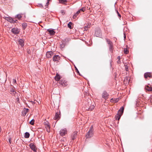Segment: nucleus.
I'll return each mask as SVG.
<instances>
[{
  "mask_svg": "<svg viewBox=\"0 0 152 152\" xmlns=\"http://www.w3.org/2000/svg\"><path fill=\"white\" fill-rule=\"evenodd\" d=\"M9 142L10 143H11V138H10L9 139Z\"/></svg>",
  "mask_w": 152,
  "mask_h": 152,
  "instance_id": "obj_39",
  "label": "nucleus"
},
{
  "mask_svg": "<svg viewBox=\"0 0 152 152\" xmlns=\"http://www.w3.org/2000/svg\"><path fill=\"white\" fill-rule=\"evenodd\" d=\"M29 146L31 149L32 150L34 151H36L37 149L36 148V146L33 143H31L29 145Z\"/></svg>",
  "mask_w": 152,
  "mask_h": 152,
  "instance_id": "obj_11",
  "label": "nucleus"
},
{
  "mask_svg": "<svg viewBox=\"0 0 152 152\" xmlns=\"http://www.w3.org/2000/svg\"><path fill=\"white\" fill-rule=\"evenodd\" d=\"M118 99H113L112 98L110 99V102H112L116 103L118 102Z\"/></svg>",
  "mask_w": 152,
  "mask_h": 152,
  "instance_id": "obj_22",
  "label": "nucleus"
},
{
  "mask_svg": "<svg viewBox=\"0 0 152 152\" xmlns=\"http://www.w3.org/2000/svg\"><path fill=\"white\" fill-rule=\"evenodd\" d=\"M93 135L94 132L93 126H91L90 128V129L87 133L86 135V137L87 138H90L92 137Z\"/></svg>",
  "mask_w": 152,
  "mask_h": 152,
  "instance_id": "obj_2",
  "label": "nucleus"
},
{
  "mask_svg": "<svg viewBox=\"0 0 152 152\" xmlns=\"http://www.w3.org/2000/svg\"><path fill=\"white\" fill-rule=\"evenodd\" d=\"M109 94L107 91H104L102 94V97L104 99L106 100L108 97Z\"/></svg>",
  "mask_w": 152,
  "mask_h": 152,
  "instance_id": "obj_6",
  "label": "nucleus"
},
{
  "mask_svg": "<svg viewBox=\"0 0 152 152\" xmlns=\"http://www.w3.org/2000/svg\"><path fill=\"white\" fill-rule=\"evenodd\" d=\"M124 37L125 39L126 38V35L125 34H124Z\"/></svg>",
  "mask_w": 152,
  "mask_h": 152,
  "instance_id": "obj_42",
  "label": "nucleus"
},
{
  "mask_svg": "<svg viewBox=\"0 0 152 152\" xmlns=\"http://www.w3.org/2000/svg\"><path fill=\"white\" fill-rule=\"evenodd\" d=\"M47 31L49 32V33L51 35H53L55 33V31L53 29L51 30L50 29H49L47 30Z\"/></svg>",
  "mask_w": 152,
  "mask_h": 152,
  "instance_id": "obj_17",
  "label": "nucleus"
},
{
  "mask_svg": "<svg viewBox=\"0 0 152 152\" xmlns=\"http://www.w3.org/2000/svg\"><path fill=\"white\" fill-rule=\"evenodd\" d=\"M144 76L145 78H147L148 77H152L151 73L149 72L145 73Z\"/></svg>",
  "mask_w": 152,
  "mask_h": 152,
  "instance_id": "obj_18",
  "label": "nucleus"
},
{
  "mask_svg": "<svg viewBox=\"0 0 152 152\" xmlns=\"http://www.w3.org/2000/svg\"><path fill=\"white\" fill-rule=\"evenodd\" d=\"M60 60V57L58 55L54 56L53 58V60L54 61L57 62Z\"/></svg>",
  "mask_w": 152,
  "mask_h": 152,
  "instance_id": "obj_9",
  "label": "nucleus"
},
{
  "mask_svg": "<svg viewBox=\"0 0 152 152\" xmlns=\"http://www.w3.org/2000/svg\"><path fill=\"white\" fill-rule=\"evenodd\" d=\"M29 109L27 108H24L22 112V114L23 115L25 116L27 113L28 112Z\"/></svg>",
  "mask_w": 152,
  "mask_h": 152,
  "instance_id": "obj_16",
  "label": "nucleus"
},
{
  "mask_svg": "<svg viewBox=\"0 0 152 152\" xmlns=\"http://www.w3.org/2000/svg\"><path fill=\"white\" fill-rule=\"evenodd\" d=\"M49 1H47V2L46 3L47 5H48V4H49Z\"/></svg>",
  "mask_w": 152,
  "mask_h": 152,
  "instance_id": "obj_40",
  "label": "nucleus"
},
{
  "mask_svg": "<svg viewBox=\"0 0 152 152\" xmlns=\"http://www.w3.org/2000/svg\"><path fill=\"white\" fill-rule=\"evenodd\" d=\"M88 106H89V104L90 105L88 107H85L86 109L87 110H92L93 109H94V105H91V101L90 99H89L88 100Z\"/></svg>",
  "mask_w": 152,
  "mask_h": 152,
  "instance_id": "obj_3",
  "label": "nucleus"
},
{
  "mask_svg": "<svg viewBox=\"0 0 152 152\" xmlns=\"http://www.w3.org/2000/svg\"><path fill=\"white\" fill-rule=\"evenodd\" d=\"M59 2L60 3L63 4L64 5H66L67 1L66 0H59Z\"/></svg>",
  "mask_w": 152,
  "mask_h": 152,
  "instance_id": "obj_21",
  "label": "nucleus"
},
{
  "mask_svg": "<svg viewBox=\"0 0 152 152\" xmlns=\"http://www.w3.org/2000/svg\"><path fill=\"white\" fill-rule=\"evenodd\" d=\"M118 58L119 59H120V57L119 56Z\"/></svg>",
  "mask_w": 152,
  "mask_h": 152,
  "instance_id": "obj_45",
  "label": "nucleus"
},
{
  "mask_svg": "<svg viewBox=\"0 0 152 152\" xmlns=\"http://www.w3.org/2000/svg\"><path fill=\"white\" fill-rule=\"evenodd\" d=\"M59 83L64 86H65L67 85V82L64 79H61L60 80L59 82Z\"/></svg>",
  "mask_w": 152,
  "mask_h": 152,
  "instance_id": "obj_7",
  "label": "nucleus"
},
{
  "mask_svg": "<svg viewBox=\"0 0 152 152\" xmlns=\"http://www.w3.org/2000/svg\"><path fill=\"white\" fill-rule=\"evenodd\" d=\"M124 53L126 54H127L129 52V51L127 49V48H125L124 49Z\"/></svg>",
  "mask_w": 152,
  "mask_h": 152,
  "instance_id": "obj_33",
  "label": "nucleus"
},
{
  "mask_svg": "<svg viewBox=\"0 0 152 152\" xmlns=\"http://www.w3.org/2000/svg\"><path fill=\"white\" fill-rule=\"evenodd\" d=\"M60 118L59 113L58 112L56 113L55 116L54 118V119L55 120L59 119Z\"/></svg>",
  "mask_w": 152,
  "mask_h": 152,
  "instance_id": "obj_19",
  "label": "nucleus"
},
{
  "mask_svg": "<svg viewBox=\"0 0 152 152\" xmlns=\"http://www.w3.org/2000/svg\"><path fill=\"white\" fill-rule=\"evenodd\" d=\"M12 32L15 34H18L20 32V30L17 28H14L12 29Z\"/></svg>",
  "mask_w": 152,
  "mask_h": 152,
  "instance_id": "obj_10",
  "label": "nucleus"
},
{
  "mask_svg": "<svg viewBox=\"0 0 152 152\" xmlns=\"http://www.w3.org/2000/svg\"><path fill=\"white\" fill-rule=\"evenodd\" d=\"M109 49L110 51L112 52L113 50V44L111 45H109Z\"/></svg>",
  "mask_w": 152,
  "mask_h": 152,
  "instance_id": "obj_29",
  "label": "nucleus"
},
{
  "mask_svg": "<svg viewBox=\"0 0 152 152\" xmlns=\"http://www.w3.org/2000/svg\"><path fill=\"white\" fill-rule=\"evenodd\" d=\"M117 14L118 15V16L120 17H121V15H120V14H119V12H118V11L117 10Z\"/></svg>",
  "mask_w": 152,
  "mask_h": 152,
  "instance_id": "obj_37",
  "label": "nucleus"
},
{
  "mask_svg": "<svg viewBox=\"0 0 152 152\" xmlns=\"http://www.w3.org/2000/svg\"><path fill=\"white\" fill-rule=\"evenodd\" d=\"M60 76L59 75L57 74L56 76L55 77V79L56 81H58L60 79Z\"/></svg>",
  "mask_w": 152,
  "mask_h": 152,
  "instance_id": "obj_23",
  "label": "nucleus"
},
{
  "mask_svg": "<svg viewBox=\"0 0 152 152\" xmlns=\"http://www.w3.org/2000/svg\"><path fill=\"white\" fill-rule=\"evenodd\" d=\"M10 92H11V94H15V93H16V92L14 91V90L12 88L10 90Z\"/></svg>",
  "mask_w": 152,
  "mask_h": 152,
  "instance_id": "obj_32",
  "label": "nucleus"
},
{
  "mask_svg": "<svg viewBox=\"0 0 152 152\" xmlns=\"http://www.w3.org/2000/svg\"><path fill=\"white\" fill-rule=\"evenodd\" d=\"M145 89L148 91H152V88L149 87L148 86L145 87Z\"/></svg>",
  "mask_w": 152,
  "mask_h": 152,
  "instance_id": "obj_25",
  "label": "nucleus"
},
{
  "mask_svg": "<svg viewBox=\"0 0 152 152\" xmlns=\"http://www.w3.org/2000/svg\"><path fill=\"white\" fill-rule=\"evenodd\" d=\"M18 44L20 45L22 47L24 45L23 40L22 39L19 40Z\"/></svg>",
  "mask_w": 152,
  "mask_h": 152,
  "instance_id": "obj_20",
  "label": "nucleus"
},
{
  "mask_svg": "<svg viewBox=\"0 0 152 152\" xmlns=\"http://www.w3.org/2000/svg\"><path fill=\"white\" fill-rule=\"evenodd\" d=\"M77 71V72L78 73H79V71L78 70H77L76 71Z\"/></svg>",
  "mask_w": 152,
  "mask_h": 152,
  "instance_id": "obj_44",
  "label": "nucleus"
},
{
  "mask_svg": "<svg viewBox=\"0 0 152 152\" xmlns=\"http://www.w3.org/2000/svg\"><path fill=\"white\" fill-rule=\"evenodd\" d=\"M12 83L13 84H15L16 83V81L15 79H13L12 80Z\"/></svg>",
  "mask_w": 152,
  "mask_h": 152,
  "instance_id": "obj_36",
  "label": "nucleus"
},
{
  "mask_svg": "<svg viewBox=\"0 0 152 152\" xmlns=\"http://www.w3.org/2000/svg\"><path fill=\"white\" fill-rule=\"evenodd\" d=\"M30 134L28 132H26L25 133L24 137L26 138H28L29 137Z\"/></svg>",
  "mask_w": 152,
  "mask_h": 152,
  "instance_id": "obj_27",
  "label": "nucleus"
},
{
  "mask_svg": "<svg viewBox=\"0 0 152 152\" xmlns=\"http://www.w3.org/2000/svg\"><path fill=\"white\" fill-rule=\"evenodd\" d=\"M75 69L76 70V71L77 70H78L77 69V68H76L75 67Z\"/></svg>",
  "mask_w": 152,
  "mask_h": 152,
  "instance_id": "obj_46",
  "label": "nucleus"
},
{
  "mask_svg": "<svg viewBox=\"0 0 152 152\" xmlns=\"http://www.w3.org/2000/svg\"><path fill=\"white\" fill-rule=\"evenodd\" d=\"M80 13V12H79V11H77L73 16V18L74 19H75Z\"/></svg>",
  "mask_w": 152,
  "mask_h": 152,
  "instance_id": "obj_24",
  "label": "nucleus"
},
{
  "mask_svg": "<svg viewBox=\"0 0 152 152\" xmlns=\"http://www.w3.org/2000/svg\"><path fill=\"white\" fill-rule=\"evenodd\" d=\"M72 23L71 22H69L68 24V27L70 29H71L72 28Z\"/></svg>",
  "mask_w": 152,
  "mask_h": 152,
  "instance_id": "obj_28",
  "label": "nucleus"
},
{
  "mask_svg": "<svg viewBox=\"0 0 152 152\" xmlns=\"http://www.w3.org/2000/svg\"><path fill=\"white\" fill-rule=\"evenodd\" d=\"M124 110V107H121L118 110L117 115L115 116V119L116 120H119L121 116L122 115Z\"/></svg>",
  "mask_w": 152,
  "mask_h": 152,
  "instance_id": "obj_1",
  "label": "nucleus"
},
{
  "mask_svg": "<svg viewBox=\"0 0 152 152\" xmlns=\"http://www.w3.org/2000/svg\"><path fill=\"white\" fill-rule=\"evenodd\" d=\"M105 39L107 42V44L109 45L113 44L112 42L111 41L110 39L107 38H106Z\"/></svg>",
  "mask_w": 152,
  "mask_h": 152,
  "instance_id": "obj_26",
  "label": "nucleus"
},
{
  "mask_svg": "<svg viewBox=\"0 0 152 152\" xmlns=\"http://www.w3.org/2000/svg\"><path fill=\"white\" fill-rule=\"evenodd\" d=\"M39 5L40 7H43V6H42V5L41 4H39Z\"/></svg>",
  "mask_w": 152,
  "mask_h": 152,
  "instance_id": "obj_41",
  "label": "nucleus"
},
{
  "mask_svg": "<svg viewBox=\"0 0 152 152\" xmlns=\"http://www.w3.org/2000/svg\"><path fill=\"white\" fill-rule=\"evenodd\" d=\"M53 52L48 51L46 53V57L47 58H50L52 56H53Z\"/></svg>",
  "mask_w": 152,
  "mask_h": 152,
  "instance_id": "obj_12",
  "label": "nucleus"
},
{
  "mask_svg": "<svg viewBox=\"0 0 152 152\" xmlns=\"http://www.w3.org/2000/svg\"><path fill=\"white\" fill-rule=\"evenodd\" d=\"M50 1V0H47V1Z\"/></svg>",
  "mask_w": 152,
  "mask_h": 152,
  "instance_id": "obj_47",
  "label": "nucleus"
},
{
  "mask_svg": "<svg viewBox=\"0 0 152 152\" xmlns=\"http://www.w3.org/2000/svg\"><path fill=\"white\" fill-rule=\"evenodd\" d=\"M85 7H83L82 8L80 9L78 11H79V12L80 13L81 12H84L85 10Z\"/></svg>",
  "mask_w": 152,
  "mask_h": 152,
  "instance_id": "obj_30",
  "label": "nucleus"
},
{
  "mask_svg": "<svg viewBox=\"0 0 152 152\" xmlns=\"http://www.w3.org/2000/svg\"><path fill=\"white\" fill-rule=\"evenodd\" d=\"M34 119L32 120L30 122V124H31V125H33L34 124Z\"/></svg>",
  "mask_w": 152,
  "mask_h": 152,
  "instance_id": "obj_34",
  "label": "nucleus"
},
{
  "mask_svg": "<svg viewBox=\"0 0 152 152\" xmlns=\"http://www.w3.org/2000/svg\"><path fill=\"white\" fill-rule=\"evenodd\" d=\"M66 39H63L60 43V48L62 49L66 45Z\"/></svg>",
  "mask_w": 152,
  "mask_h": 152,
  "instance_id": "obj_4",
  "label": "nucleus"
},
{
  "mask_svg": "<svg viewBox=\"0 0 152 152\" xmlns=\"http://www.w3.org/2000/svg\"><path fill=\"white\" fill-rule=\"evenodd\" d=\"M1 132V130L0 129V132Z\"/></svg>",
  "mask_w": 152,
  "mask_h": 152,
  "instance_id": "obj_48",
  "label": "nucleus"
},
{
  "mask_svg": "<svg viewBox=\"0 0 152 152\" xmlns=\"http://www.w3.org/2000/svg\"><path fill=\"white\" fill-rule=\"evenodd\" d=\"M67 132L66 129H61L60 131V134L62 136H64L66 134Z\"/></svg>",
  "mask_w": 152,
  "mask_h": 152,
  "instance_id": "obj_8",
  "label": "nucleus"
},
{
  "mask_svg": "<svg viewBox=\"0 0 152 152\" xmlns=\"http://www.w3.org/2000/svg\"><path fill=\"white\" fill-rule=\"evenodd\" d=\"M22 26L23 28H25L27 26V25L26 23H23L22 24Z\"/></svg>",
  "mask_w": 152,
  "mask_h": 152,
  "instance_id": "obj_35",
  "label": "nucleus"
},
{
  "mask_svg": "<svg viewBox=\"0 0 152 152\" xmlns=\"http://www.w3.org/2000/svg\"><path fill=\"white\" fill-rule=\"evenodd\" d=\"M95 35L97 37H100L101 36V33L100 30L96 31L95 32Z\"/></svg>",
  "mask_w": 152,
  "mask_h": 152,
  "instance_id": "obj_13",
  "label": "nucleus"
},
{
  "mask_svg": "<svg viewBox=\"0 0 152 152\" xmlns=\"http://www.w3.org/2000/svg\"><path fill=\"white\" fill-rule=\"evenodd\" d=\"M5 19L6 20L10 23H16V21H17V20L15 19L14 20L13 18L10 17H6L5 18Z\"/></svg>",
  "mask_w": 152,
  "mask_h": 152,
  "instance_id": "obj_5",
  "label": "nucleus"
},
{
  "mask_svg": "<svg viewBox=\"0 0 152 152\" xmlns=\"http://www.w3.org/2000/svg\"><path fill=\"white\" fill-rule=\"evenodd\" d=\"M64 11H63V10H61V13H64Z\"/></svg>",
  "mask_w": 152,
  "mask_h": 152,
  "instance_id": "obj_43",
  "label": "nucleus"
},
{
  "mask_svg": "<svg viewBox=\"0 0 152 152\" xmlns=\"http://www.w3.org/2000/svg\"><path fill=\"white\" fill-rule=\"evenodd\" d=\"M45 128L46 129L47 131L48 132H50V125L49 123L48 122L47 123H45Z\"/></svg>",
  "mask_w": 152,
  "mask_h": 152,
  "instance_id": "obj_14",
  "label": "nucleus"
},
{
  "mask_svg": "<svg viewBox=\"0 0 152 152\" xmlns=\"http://www.w3.org/2000/svg\"><path fill=\"white\" fill-rule=\"evenodd\" d=\"M21 17L22 16L20 14H18L15 16V18H17L18 19H20Z\"/></svg>",
  "mask_w": 152,
  "mask_h": 152,
  "instance_id": "obj_31",
  "label": "nucleus"
},
{
  "mask_svg": "<svg viewBox=\"0 0 152 152\" xmlns=\"http://www.w3.org/2000/svg\"><path fill=\"white\" fill-rule=\"evenodd\" d=\"M125 70L126 71H128V68L127 66L125 67Z\"/></svg>",
  "mask_w": 152,
  "mask_h": 152,
  "instance_id": "obj_38",
  "label": "nucleus"
},
{
  "mask_svg": "<svg viewBox=\"0 0 152 152\" xmlns=\"http://www.w3.org/2000/svg\"><path fill=\"white\" fill-rule=\"evenodd\" d=\"M77 132L75 131L72 134L71 136V138L73 140L76 138L77 135Z\"/></svg>",
  "mask_w": 152,
  "mask_h": 152,
  "instance_id": "obj_15",
  "label": "nucleus"
}]
</instances>
